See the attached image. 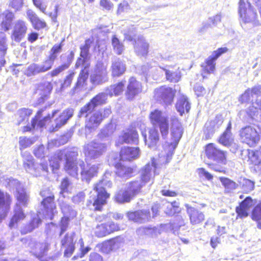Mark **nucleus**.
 I'll return each instance as SVG.
<instances>
[{"mask_svg": "<svg viewBox=\"0 0 261 261\" xmlns=\"http://www.w3.org/2000/svg\"><path fill=\"white\" fill-rule=\"evenodd\" d=\"M112 44L115 52L118 55H121L124 50V46L115 36L112 38Z\"/></svg>", "mask_w": 261, "mask_h": 261, "instance_id": "nucleus-62", "label": "nucleus"}, {"mask_svg": "<svg viewBox=\"0 0 261 261\" xmlns=\"http://www.w3.org/2000/svg\"><path fill=\"white\" fill-rule=\"evenodd\" d=\"M79 166V160L77 161L65 163L64 169L70 175L76 177L78 175V167Z\"/></svg>", "mask_w": 261, "mask_h": 261, "instance_id": "nucleus-48", "label": "nucleus"}, {"mask_svg": "<svg viewBox=\"0 0 261 261\" xmlns=\"http://www.w3.org/2000/svg\"><path fill=\"white\" fill-rule=\"evenodd\" d=\"M223 122V120L221 116H217L214 119L206 122L204 130L205 138L206 139L211 138L215 131L219 129Z\"/></svg>", "mask_w": 261, "mask_h": 261, "instance_id": "nucleus-19", "label": "nucleus"}, {"mask_svg": "<svg viewBox=\"0 0 261 261\" xmlns=\"http://www.w3.org/2000/svg\"><path fill=\"white\" fill-rule=\"evenodd\" d=\"M90 66V62L89 59L86 58H78L76 60L75 67L76 68L81 67V70H89Z\"/></svg>", "mask_w": 261, "mask_h": 261, "instance_id": "nucleus-61", "label": "nucleus"}, {"mask_svg": "<svg viewBox=\"0 0 261 261\" xmlns=\"http://www.w3.org/2000/svg\"><path fill=\"white\" fill-rule=\"evenodd\" d=\"M108 79L107 66L101 61H98L90 76L91 83L94 85H101L107 82Z\"/></svg>", "mask_w": 261, "mask_h": 261, "instance_id": "nucleus-8", "label": "nucleus"}, {"mask_svg": "<svg viewBox=\"0 0 261 261\" xmlns=\"http://www.w3.org/2000/svg\"><path fill=\"white\" fill-rule=\"evenodd\" d=\"M140 150L139 147H126L121 149L120 159L123 161H131L139 157Z\"/></svg>", "mask_w": 261, "mask_h": 261, "instance_id": "nucleus-29", "label": "nucleus"}, {"mask_svg": "<svg viewBox=\"0 0 261 261\" xmlns=\"http://www.w3.org/2000/svg\"><path fill=\"white\" fill-rule=\"evenodd\" d=\"M109 173L106 172L105 174V178H102L99 182L95 185L93 192L90 193L91 196L88 200V206L95 211H100L102 206L106 203V199L109 195L106 192L107 188L112 186V182L108 179L107 175Z\"/></svg>", "mask_w": 261, "mask_h": 261, "instance_id": "nucleus-2", "label": "nucleus"}, {"mask_svg": "<svg viewBox=\"0 0 261 261\" xmlns=\"http://www.w3.org/2000/svg\"><path fill=\"white\" fill-rule=\"evenodd\" d=\"M228 50L226 47H221L214 51L212 54L208 57L204 63L201 64L202 73L203 78L206 74L213 72L215 69V61L223 53Z\"/></svg>", "mask_w": 261, "mask_h": 261, "instance_id": "nucleus-12", "label": "nucleus"}, {"mask_svg": "<svg viewBox=\"0 0 261 261\" xmlns=\"http://www.w3.org/2000/svg\"><path fill=\"white\" fill-rule=\"evenodd\" d=\"M12 199L7 193L0 190V211L9 212Z\"/></svg>", "mask_w": 261, "mask_h": 261, "instance_id": "nucleus-45", "label": "nucleus"}, {"mask_svg": "<svg viewBox=\"0 0 261 261\" xmlns=\"http://www.w3.org/2000/svg\"><path fill=\"white\" fill-rule=\"evenodd\" d=\"M88 76L89 70H81L75 86L71 91L72 95H73L76 91H80L86 85Z\"/></svg>", "mask_w": 261, "mask_h": 261, "instance_id": "nucleus-39", "label": "nucleus"}, {"mask_svg": "<svg viewBox=\"0 0 261 261\" xmlns=\"http://www.w3.org/2000/svg\"><path fill=\"white\" fill-rule=\"evenodd\" d=\"M108 95L107 92H101L97 94L89 102L81 109L79 116L86 117L88 113L92 112L97 107L105 104Z\"/></svg>", "mask_w": 261, "mask_h": 261, "instance_id": "nucleus-10", "label": "nucleus"}, {"mask_svg": "<svg viewBox=\"0 0 261 261\" xmlns=\"http://www.w3.org/2000/svg\"><path fill=\"white\" fill-rule=\"evenodd\" d=\"M252 218L253 220L258 222L257 227L261 229V201L253 208L252 213Z\"/></svg>", "mask_w": 261, "mask_h": 261, "instance_id": "nucleus-58", "label": "nucleus"}, {"mask_svg": "<svg viewBox=\"0 0 261 261\" xmlns=\"http://www.w3.org/2000/svg\"><path fill=\"white\" fill-rule=\"evenodd\" d=\"M32 113L31 110L26 108H22L18 111L17 115L18 116V121L19 124L23 121L27 120L28 117Z\"/></svg>", "mask_w": 261, "mask_h": 261, "instance_id": "nucleus-60", "label": "nucleus"}, {"mask_svg": "<svg viewBox=\"0 0 261 261\" xmlns=\"http://www.w3.org/2000/svg\"><path fill=\"white\" fill-rule=\"evenodd\" d=\"M184 221L180 216H177L175 221L161 224L160 227H144L142 226L138 228L137 230V233L140 236H143L144 235L148 236L151 237H156L159 234H161L163 230L167 231H172L175 234H178V230L181 226L184 225Z\"/></svg>", "mask_w": 261, "mask_h": 261, "instance_id": "nucleus-4", "label": "nucleus"}, {"mask_svg": "<svg viewBox=\"0 0 261 261\" xmlns=\"http://www.w3.org/2000/svg\"><path fill=\"white\" fill-rule=\"evenodd\" d=\"M102 120V113L97 111L91 115L86 121V136L87 137V132H92L100 124Z\"/></svg>", "mask_w": 261, "mask_h": 261, "instance_id": "nucleus-24", "label": "nucleus"}, {"mask_svg": "<svg viewBox=\"0 0 261 261\" xmlns=\"http://www.w3.org/2000/svg\"><path fill=\"white\" fill-rule=\"evenodd\" d=\"M141 91V85L135 78L132 77L129 80V84L126 91L127 99H132Z\"/></svg>", "mask_w": 261, "mask_h": 261, "instance_id": "nucleus-30", "label": "nucleus"}, {"mask_svg": "<svg viewBox=\"0 0 261 261\" xmlns=\"http://www.w3.org/2000/svg\"><path fill=\"white\" fill-rule=\"evenodd\" d=\"M51 69V67L45 61L41 64L32 63L30 64L24 71V74L27 76H35L41 73L45 72Z\"/></svg>", "mask_w": 261, "mask_h": 261, "instance_id": "nucleus-22", "label": "nucleus"}, {"mask_svg": "<svg viewBox=\"0 0 261 261\" xmlns=\"http://www.w3.org/2000/svg\"><path fill=\"white\" fill-rule=\"evenodd\" d=\"M42 197L41 206V211L38 214L33 217L29 226V231H32L37 227L41 223V217L46 219L52 220L54 214L57 212L56 207L54 202V195L48 190H42L40 193Z\"/></svg>", "mask_w": 261, "mask_h": 261, "instance_id": "nucleus-1", "label": "nucleus"}, {"mask_svg": "<svg viewBox=\"0 0 261 261\" xmlns=\"http://www.w3.org/2000/svg\"><path fill=\"white\" fill-rule=\"evenodd\" d=\"M171 128L170 136L171 141L168 143L169 147V151H173L177 147L184 132V129L180 122L175 116L170 117Z\"/></svg>", "mask_w": 261, "mask_h": 261, "instance_id": "nucleus-7", "label": "nucleus"}, {"mask_svg": "<svg viewBox=\"0 0 261 261\" xmlns=\"http://www.w3.org/2000/svg\"><path fill=\"white\" fill-rule=\"evenodd\" d=\"M111 69L112 76L113 77H119L125 72L126 65L120 59L116 58L112 62Z\"/></svg>", "mask_w": 261, "mask_h": 261, "instance_id": "nucleus-36", "label": "nucleus"}, {"mask_svg": "<svg viewBox=\"0 0 261 261\" xmlns=\"http://www.w3.org/2000/svg\"><path fill=\"white\" fill-rule=\"evenodd\" d=\"M23 167L25 170L33 174L34 171L36 176H38L40 174V171H47L48 166L46 163L41 162L39 165L34 164V161H30L23 163Z\"/></svg>", "mask_w": 261, "mask_h": 261, "instance_id": "nucleus-32", "label": "nucleus"}, {"mask_svg": "<svg viewBox=\"0 0 261 261\" xmlns=\"http://www.w3.org/2000/svg\"><path fill=\"white\" fill-rule=\"evenodd\" d=\"M92 43L93 40L92 39H88L85 40L84 45L81 46L80 56L82 58H89V49Z\"/></svg>", "mask_w": 261, "mask_h": 261, "instance_id": "nucleus-59", "label": "nucleus"}, {"mask_svg": "<svg viewBox=\"0 0 261 261\" xmlns=\"http://www.w3.org/2000/svg\"><path fill=\"white\" fill-rule=\"evenodd\" d=\"M260 87L259 86H255L251 89H247L239 98V101L241 103L249 102L250 101L254 102L253 99H259V94L260 93Z\"/></svg>", "mask_w": 261, "mask_h": 261, "instance_id": "nucleus-26", "label": "nucleus"}, {"mask_svg": "<svg viewBox=\"0 0 261 261\" xmlns=\"http://www.w3.org/2000/svg\"><path fill=\"white\" fill-rule=\"evenodd\" d=\"M163 69L165 71L166 79L167 81L171 83H177L180 81L181 73L178 69L172 71L165 68Z\"/></svg>", "mask_w": 261, "mask_h": 261, "instance_id": "nucleus-50", "label": "nucleus"}, {"mask_svg": "<svg viewBox=\"0 0 261 261\" xmlns=\"http://www.w3.org/2000/svg\"><path fill=\"white\" fill-rule=\"evenodd\" d=\"M150 119L151 123L160 129L162 137L166 139L169 134V120L167 116L162 111L155 110L150 114Z\"/></svg>", "mask_w": 261, "mask_h": 261, "instance_id": "nucleus-5", "label": "nucleus"}, {"mask_svg": "<svg viewBox=\"0 0 261 261\" xmlns=\"http://www.w3.org/2000/svg\"><path fill=\"white\" fill-rule=\"evenodd\" d=\"M27 16L35 29L39 30L46 27V23L45 22L40 19L32 10H28Z\"/></svg>", "mask_w": 261, "mask_h": 261, "instance_id": "nucleus-40", "label": "nucleus"}, {"mask_svg": "<svg viewBox=\"0 0 261 261\" xmlns=\"http://www.w3.org/2000/svg\"><path fill=\"white\" fill-rule=\"evenodd\" d=\"M53 89V86L50 82L45 81L41 83L38 87L37 90L39 97L37 100V103L40 105L48 99Z\"/></svg>", "mask_w": 261, "mask_h": 261, "instance_id": "nucleus-23", "label": "nucleus"}, {"mask_svg": "<svg viewBox=\"0 0 261 261\" xmlns=\"http://www.w3.org/2000/svg\"><path fill=\"white\" fill-rule=\"evenodd\" d=\"M74 56V53L73 51L62 54L60 56V60L62 63L61 65L65 69H68L73 60Z\"/></svg>", "mask_w": 261, "mask_h": 261, "instance_id": "nucleus-54", "label": "nucleus"}, {"mask_svg": "<svg viewBox=\"0 0 261 261\" xmlns=\"http://www.w3.org/2000/svg\"><path fill=\"white\" fill-rule=\"evenodd\" d=\"M146 145L150 148H155L159 142L160 136L158 130L155 128H151L148 132V137L144 136Z\"/></svg>", "mask_w": 261, "mask_h": 261, "instance_id": "nucleus-34", "label": "nucleus"}, {"mask_svg": "<svg viewBox=\"0 0 261 261\" xmlns=\"http://www.w3.org/2000/svg\"><path fill=\"white\" fill-rule=\"evenodd\" d=\"M174 95L173 90L166 86H162L154 91V97L156 100L163 102L166 106L172 103Z\"/></svg>", "mask_w": 261, "mask_h": 261, "instance_id": "nucleus-13", "label": "nucleus"}, {"mask_svg": "<svg viewBox=\"0 0 261 261\" xmlns=\"http://www.w3.org/2000/svg\"><path fill=\"white\" fill-rule=\"evenodd\" d=\"M106 223L97 225L95 228V234L99 238L103 237L109 234Z\"/></svg>", "mask_w": 261, "mask_h": 261, "instance_id": "nucleus-64", "label": "nucleus"}, {"mask_svg": "<svg viewBox=\"0 0 261 261\" xmlns=\"http://www.w3.org/2000/svg\"><path fill=\"white\" fill-rule=\"evenodd\" d=\"M74 110L72 108H68L64 110L59 117L56 119L54 124L49 128L50 132H56L61 126L65 124L67 121L73 115Z\"/></svg>", "mask_w": 261, "mask_h": 261, "instance_id": "nucleus-20", "label": "nucleus"}, {"mask_svg": "<svg viewBox=\"0 0 261 261\" xmlns=\"http://www.w3.org/2000/svg\"><path fill=\"white\" fill-rule=\"evenodd\" d=\"M106 143L95 140L85 144L84 146L83 152L86 161L98 158L106 151Z\"/></svg>", "mask_w": 261, "mask_h": 261, "instance_id": "nucleus-6", "label": "nucleus"}, {"mask_svg": "<svg viewBox=\"0 0 261 261\" xmlns=\"http://www.w3.org/2000/svg\"><path fill=\"white\" fill-rule=\"evenodd\" d=\"M220 180L224 187L226 192H231L238 187L237 183L228 178L221 177L220 178Z\"/></svg>", "mask_w": 261, "mask_h": 261, "instance_id": "nucleus-56", "label": "nucleus"}, {"mask_svg": "<svg viewBox=\"0 0 261 261\" xmlns=\"http://www.w3.org/2000/svg\"><path fill=\"white\" fill-rule=\"evenodd\" d=\"M14 18V14L9 11H5L0 14V22L2 30L5 31H8Z\"/></svg>", "mask_w": 261, "mask_h": 261, "instance_id": "nucleus-38", "label": "nucleus"}, {"mask_svg": "<svg viewBox=\"0 0 261 261\" xmlns=\"http://www.w3.org/2000/svg\"><path fill=\"white\" fill-rule=\"evenodd\" d=\"M118 240L114 239L103 243L101 249L102 252L108 253L118 247Z\"/></svg>", "mask_w": 261, "mask_h": 261, "instance_id": "nucleus-51", "label": "nucleus"}, {"mask_svg": "<svg viewBox=\"0 0 261 261\" xmlns=\"http://www.w3.org/2000/svg\"><path fill=\"white\" fill-rule=\"evenodd\" d=\"M248 155L250 162L261 169V151L259 150H248Z\"/></svg>", "mask_w": 261, "mask_h": 261, "instance_id": "nucleus-47", "label": "nucleus"}, {"mask_svg": "<svg viewBox=\"0 0 261 261\" xmlns=\"http://www.w3.org/2000/svg\"><path fill=\"white\" fill-rule=\"evenodd\" d=\"M79 166L81 169V175L82 180L89 182L93 177L97 175L100 164L85 166L83 160H79Z\"/></svg>", "mask_w": 261, "mask_h": 261, "instance_id": "nucleus-15", "label": "nucleus"}, {"mask_svg": "<svg viewBox=\"0 0 261 261\" xmlns=\"http://www.w3.org/2000/svg\"><path fill=\"white\" fill-rule=\"evenodd\" d=\"M116 174L123 179H126L132 176L133 169L130 167L117 163L115 165Z\"/></svg>", "mask_w": 261, "mask_h": 261, "instance_id": "nucleus-41", "label": "nucleus"}, {"mask_svg": "<svg viewBox=\"0 0 261 261\" xmlns=\"http://www.w3.org/2000/svg\"><path fill=\"white\" fill-rule=\"evenodd\" d=\"M63 44L62 43L59 44L54 45L49 51V55L48 58L45 60L49 66L52 68L55 61L57 58L58 55L61 52Z\"/></svg>", "mask_w": 261, "mask_h": 261, "instance_id": "nucleus-42", "label": "nucleus"}, {"mask_svg": "<svg viewBox=\"0 0 261 261\" xmlns=\"http://www.w3.org/2000/svg\"><path fill=\"white\" fill-rule=\"evenodd\" d=\"M256 13L254 11L251 9H248L243 11V17H241L246 23L253 22L256 24L257 23V22H256Z\"/></svg>", "mask_w": 261, "mask_h": 261, "instance_id": "nucleus-52", "label": "nucleus"}, {"mask_svg": "<svg viewBox=\"0 0 261 261\" xmlns=\"http://www.w3.org/2000/svg\"><path fill=\"white\" fill-rule=\"evenodd\" d=\"M145 185L142 182L139 180H135L130 182L128 185H127V189L131 193L132 195L134 197L137 195L140 192L141 188Z\"/></svg>", "mask_w": 261, "mask_h": 261, "instance_id": "nucleus-49", "label": "nucleus"}, {"mask_svg": "<svg viewBox=\"0 0 261 261\" xmlns=\"http://www.w3.org/2000/svg\"><path fill=\"white\" fill-rule=\"evenodd\" d=\"M239 184L244 193H248L252 191L254 187V183L251 180L242 178L239 181Z\"/></svg>", "mask_w": 261, "mask_h": 261, "instance_id": "nucleus-57", "label": "nucleus"}, {"mask_svg": "<svg viewBox=\"0 0 261 261\" xmlns=\"http://www.w3.org/2000/svg\"><path fill=\"white\" fill-rule=\"evenodd\" d=\"M191 106L188 98L185 96H181L178 99L176 104V109L177 112L181 116L186 111L188 113L190 110Z\"/></svg>", "mask_w": 261, "mask_h": 261, "instance_id": "nucleus-43", "label": "nucleus"}, {"mask_svg": "<svg viewBox=\"0 0 261 261\" xmlns=\"http://www.w3.org/2000/svg\"><path fill=\"white\" fill-rule=\"evenodd\" d=\"M21 241L25 247L30 248L31 252L37 258L43 257L48 250L49 244L47 242H38L27 238L22 239Z\"/></svg>", "mask_w": 261, "mask_h": 261, "instance_id": "nucleus-9", "label": "nucleus"}, {"mask_svg": "<svg viewBox=\"0 0 261 261\" xmlns=\"http://www.w3.org/2000/svg\"><path fill=\"white\" fill-rule=\"evenodd\" d=\"M241 141L250 147L254 146L258 142V134L256 128L248 125L242 127L239 132Z\"/></svg>", "mask_w": 261, "mask_h": 261, "instance_id": "nucleus-11", "label": "nucleus"}, {"mask_svg": "<svg viewBox=\"0 0 261 261\" xmlns=\"http://www.w3.org/2000/svg\"><path fill=\"white\" fill-rule=\"evenodd\" d=\"M186 207L192 224H199L204 220V215L201 212L188 204L186 205Z\"/></svg>", "mask_w": 261, "mask_h": 261, "instance_id": "nucleus-31", "label": "nucleus"}, {"mask_svg": "<svg viewBox=\"0 0 261 261\" xmlns=\"http://www.w3.org/2000/svg\"><path fill=\"white\" fill-rule=\"evenodd\" d=\"M35 142L34 138H28L26 137H19V144L20 150L30 147Z\"/></svg>", "mask_w": 261, "mask_h": 261, "instance_id": "nucleus-63", "label": "nucleus"}, {"mask_svg": "<svg viewBox=\"0 0 261 261\" xmlns=\"http://www.w3.org/2000/svg\"><path fill=\"white\" fill-rule=\"evenodd\" d=\"M138 137L139 136L136 129H127L124 130L122 135L119 137V141L121 143L137 144L139 142Z\"/></svg>", "mask_w": 261, "mask_h": 261, "instance_id": "nucleus-28", "label": "nucleus"}, {"mask_svg": "<svg viewBox=\"0 0 261 261\" xmlns=\"http://www.w3.org/2000/svg\"><path fill=\"white\" fill-rule=\"evenodd\" d=\"M45 109V108L39 110L35 117L32 120V126L33 128H35L37 125V126L43 127L45 125L46 122L50 120L51 118L53 117L58 112V110H55L53 112L51 116L48 114L47 116L44 117L43 119H40L42 113Z\"/></svg>", "mask_w": 261, "mask_h": 261, "instance_id": "nucleus-33", "label": "nucleus"}, {"mask_svg": "<svg viewBox=\"0 0 261 261\" xmlns=\"http://www.w3.org/2000/svg\"><path fill=\"white\" fill-rule=\"evenodd\" d=\"M134 45L135 51L138 56L144 57L147 55L149 44L143 36H138Z\"/></svg>", "mask_w": 261, "mask_h": 261, "instance_id": "nucleus-27", "label": "nucleus"}, {"mask_svg": "<svg viewBox=\"0 0 261 261\" xmlns=\"http://www.w3.org/2000/svg\"><path fill=\"white\" fill-rule=\"evenodd\" d=\"M134 198L127 188L119 191L115 196L116 201L120 203L129 202Z\"/></svg>", "mask_w": 261, "mask_h": 261, "instance_id": "nucleus-44", "label": "nucleus"}, {"mask_svg": "<svg viewBox=\"0 0 261 261\" xmlns=\"http://www.w3.org/2000/svg\"><path fill=\"white\" fill-rule=\"evenodd\" d=\"M28 30L27 23L21 19L15 21L14 23L11 38L16 42H20L25 36Z\"/></svg>", "mask_w": 261, "mask_h": 261, "instance_id": "nucleus-16", "label": "nucleus"}, {"mask_svg": "<svg viewBox=\"0 0 261 261\" xmlns=\"http://www.w3.org/2000/svg\"><path fill=\"white\" fill-rule=\"evenodd\" d=\"M74 236V233H67L61 239V246L65 248L64 255L66 257H70L75 250Z\"/></svg>", "mask_w": 261, "mask_h": 261, "instance_id": "nucleus-21", "label": "nucleus"}, {"mask_svg": "<svg viewBox=\"0 0 261 261\" xmlns=\"http://www.w3.org/2000/svg\"><path fill=\"white\" fill-rule=\"evenodd\" d=\"M78 154L77 148L72 147L58 150L55 153V156L59 160H64L65 163H68L78 161Z\"/></svg>", "mask_w": 261, "mask_h": 261, "instance_id": "nucleus-18", "label": "nucleus"}, {"mask_svg": "<svg viewBox=\"0 0 261 261\" xmlns=\"http://www.w3.org/2000/svg\"><path fill=\"white\" fill-rule=\"evenodd\" d=\"M125 83V81H121L116 84L111 85L107 88L106 91L111 96L113 95L118 96L123 92Z\"/></svg>", "mask_w": 261, "mask_h": 261, "instance_id": "nucleus-46", "label": "nucleus"}, {"mask_svg": "<svg viewBox=\"0 0 261 261\" xmlns=\"http://www.w3.org/2000/svg\"><path fill=\"white\" fill-rule=\"evenodd\" d=\"M60 207L64 217L73 218L76 216V211L66 202H61Z\"/></svg>", "mask_w": 261, "mask_h": 261, "instance_id": "nucleus-55", "label": "nucleus"}, {"mask_svg": "<svg viewBox=\"0 0 261 261\" xmlns=\"http://www.w3.org/2000/svg\"><path fill=\"white\" fill-rule=\"evenodd\" d=\"M0 181L7 188L10 190L15 189L14 196L17 200L15 205H18L21 207H26L28 206L30 201L29 194L27 192L23 185L15 179L4 176L0 179Z\"/></svg>", "mask_w": 261, "mask_h": 261, "instance_id": "nucleus-3", "label": "nucleus"}, {"mask_svg": "<svg viewBox=\"0 0 261 261\" xmlns=\"http://www.w3.org/2000/svg\"><path fill=\"white\" fill-rule=\"evenodd\" d=\"M205 154L208 159L225 164L226 162V152L222 151L216 147L213 143H210L205 147Z\"/></svg>", "mask_w": 261, "mask_h": 261, "instance_id": "nucleus-14", "label": "nucleus"}, {"mask_svg": "<svg viewBox=\"0 0 261 261\" xmlns=\"http://www.w3.org/2000/svg\"><path fill=\"white\" fill-rule=\"evenodd\" d=\"M259 110H261V97L252 102L251 106L247 109V113L251 118L255 119L254 117Z\"/></svg>", "mask_w": 261, "mask_h": 261, "instance_id": "nucleus-53", "label": "nucleus"}, {"mask_svg": "<svg viewBox=\"0 0 261 261\" xmlns=\"http://www.w3.org/2000/svg\"><path fill=\"white\" fill-rule=\"evenodd\" d=\"M25 217V214L22 207L20 206L15 205L13 208V215L9 224L10 228L17 226L18 222L23 220Z\"/></svg>", "mask_w": 261, "mask_h": 261, "instance_id": "nucleus-35", "label": "nucleus"}, {"mask_svg": "<svg viewBox=\"0 0 261 261\" xmlns=\"http://www.w3.org/2000/svg\"><path fill=\"white\" fill-rule=\"evenodd\" d=\"M129 220L139 223H143L148 221L150 219V213L148 210H140L127 214Z\"/></svg>", "mask_w": 261, "mask_h": 261, "instance_id": "nucleus-25", "label": "nucleus"}, {"mask_svg": "<svg viewBox=\"0 0 261 261\" xmlns=\"http://www.w3.org/2000/svg\"><path fill=\"white\" fill-rule=\"evenodd\" d=\"M231 123L229 121L225 130L220 136L219 139V143L223 146H229L233 142L234 138L231 132Z\"/></svg>", "mask_w": 261, "mask_h": 261, "instance_id": "nucleus-37", "label": "nucleus"}, {"mask_svg": "<svg viewBox=\"0 0 261 261\" xmlns=\"http://www.w3.org/2000/svg\"><path fill=\"white\" fill-rule=\"evenodd\" d=\"M157 167L154 159H153L151 163L146 164L140 171V180L145 185L153 179L155 174L159 173L156 171Z\"/></svg>", "mask_w": 261, "mask_h": 261, "instance_id": "nucleus-17", "label": "nucleus"}]
</instances>
